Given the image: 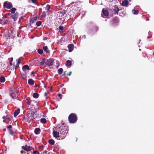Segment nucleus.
Listing matches in <instances>:
<instances>
[{
    "label": "nucleus",
    "mask_w": 154,
    "mask_h": 154,
    "mask_svg": "<svg viewBox=\"0 0 154 154\" xmlns=\"http://www.w3.org/2000/svg\"><path fill=\"white\" fill-rule=\"evenodd\" d=\"M43 61L41 62H40V64L41 65H43L44 64V63H45V61H44L43 60Z\"/></svg>",
    "instance_id": "40"
},
{
    "label": "nucleus",
    "mask_w": 154,
    "mask_h": 154,
    "mask_svg": "<svg viewBox=\"0 0 154 154\" xmlns=\"http://www.w3.org/2000/svg\"><path fill=\"white\" fill-rule=\"evenodd\" d=\"M68 48L69 49V52H71L73 50V45L72 44L69 45L68 46Z\"/></svg>",
    "instance_id": "16"
},
{
    "label": "nucleus",
    "mask_w": 154,
    "mask_h": 154,
    "mask_svg": "<svg viewBox=\"0 0 154 154\" xmlns=\"http://www.w3.org/2000/svg\"><path fill=\"white\" fill-rule=\"evenodd\" d=\"M42 24V22L40 21H37L36 23V25L37 26H39Z\"/></svg>",
    "instance_id": "35"
},
{
    "label": "nucleus",
    "mask_w": 154,
    "mask_h": 154,
    "mask_svg": "<svg viewBox=\"0 0 154 154\" xmlns=\"http://www.w3.org/2000/svg\"><path fill=\"white\" fill-rule=\"evenodd\" d=\"M69 120L70 123H74L77 120V116L74 114H70L69 116Z\"/></svg>",
    "instance_id": "3"
},
{
    "label": "nucleus",
    "mask_w": 154,
    "mask_h": 154,
    "mask_svg": "<svg viewBox=\"0 0 154 154\" xmlns=\"http://www.w3.org/2000/svg\"><path fill=\"white\" fill-rule=\"evenodd\" d=\"M83 36H84V37H85V35H84Z\"/></svg>",
    "instance_id": "58"
},
{
    "label": "nucleus",
    "mask_w": 154,
    "mask_h": 154,
    "mask_svg": "<svg viewBox=\"0 0 154 154\" xmlns=\"http://www.w3.org/2000/svg\"><path fill=\"white\" fill-rule=\"evenodd\" d=\"M49 143L51 145H54V141L52 139H50L48 140Z\"/></svg>",
    "instance_id": "27"
},
{
    "label": "nucleus",
    "mask_w": 154,
    "mask_h": 154,
    "mask_svg": "<svg viewBox=\"0 0 154 154\" xmlns=\"http://www.w3.org/2000/svg\"><path fill=\"white\" fill-rule=\"evenodd\" d=\"M5 116H4L2 118L3 119H4V120H5Z\"/></svg>",
    "instance_id": "55"
},
{
    "label": "nucleus",
    "mask_w": 154,
    "mask_h": 154,
    "mask_svg": "<svg viewBox=\"0 0 154 154\" xmlns=\"http://www.w3.org/2000/svg\"><path fill=\"white\" fill-rule=\"evenodd\" d=\"M70 5L72 6V10L76 12L79 11L81 9L80 5L78 2H72Z\"/></svg>",
    "instance_id": "2"
},
{
    "label": "nucleus",
    "mask_w": 154,
    "mask_h": 154,
    "mask_svg": "<svg viewBox=\"0 0 154 154\" xmlns=\"http://www.w3.org/2000/svg\"><path fill=\"white\" fill-rule=\"evenodd\" d=\"M19 15V14L18 13L16 12L13 15H12L11 16V17L13 19L14 21H16L17 20Z\"/></svg>",
    "instance_id": "13"
},
{
    "label": "nucleus",
    "mask_w": 154,
    "mask_h": 154,
    "mask_svg": "<svg viewBox=\"0 0 154 154\" xmlns=\"http://www.w3.org/2000/svg\"><path fill=\"white\" fill-rule=\"evenodd\" d=\"M33 151V153L34 154H39V152L37 150Z\"/></svg>",
    "instance_id": "38"
},
{
    "label": "nucleus",
    "mask_w": 154,
    "mask_h": 154,
    "mask_svg": "<svg viewBox=\"0 0 154 154\" xmlns=\"http://www.w3.org/2000/svg\"><path fill=\"white\" fill-rule=\"evenodd\" d=\"M132 11L134 14H137L138 13V11L137 10H135L133 9L132 10Z\"/></svg>",
    "instance_id": "32"
},
{
    "label": "nucleus",
    "mask_w": 154,
    "mask_h": 154,
    "mask_svg": "<svg viewBox=\"0 0 154 154\" xmlns=\"http://www.w3.org/2000/svg\"><path fill=\"white\" fill-rule=\"evenodd\" d=\"M13 60V58L12 57H11V60H10V61L12 62Z\"/></svg>",
    "instance_id": "49"
},
{
    "label": "nucleus",
    "mask_w": 154,
    "mask_h": 154,
    "mask_svg": "<svg viewBox=\"0 0 154 154\" xmlns=\"http://www.w3.org/2000/svg\"><path fill=\"white\" fill-rule=\"evenodd\" d=\"M22 148L27 151H31L32 150H33V148L30 146H28L26 145L25 146H22Z\"/></svg>",
    "instance_id": "7"
},
{
    "label": "nucleus",
    "mask_w": 154,
    "mask_h": 154,
    "mask_svg": "<svg viewBox=\"0 0 154 154\" xmlns=\"http://www.w3.org/2000/svg\"><path fill=\"white\" fill-rule=\"evenodd\" d=\"M16 61L17 62V63L16 65V67H18L19 65L21 63L20 60V59H17Z\"/></svg>",
    "instance_id": "24"
},
{
    "label": "nucleus",
    "mask_w": 154,
    "mask_h": 154,
    "mask_svg": "<svg viewBox=\"0 0 154 154\" xmlns=\"http://www.w3.org/2000/svg\"><path fill=\"white\" fill-rule=\"evenodd\" d=\"M23 71L26 73H27L29 72L30 69L27 65H24L22 68Z\"/></svg>",
    "instance_id": "10"
},
{
    "label": "nucleus",
    "mask_w": 154,
    "mask_h": 154,
    "mask_svg": "<svg viewBox=\"0 0 154 154\" xmlns=\"http://www.w3.org/2000/svg\"><path fill=\"white\" fill-rule=\"evenodd\" d=\"M40 129L39 128H37L35 129L34 131V132L35 134H38L40 133Z\"/></svg>",
    "instance_id": "18"
},
{
    "label": "nucleus",
    "mask_w": 154,
    "mask_h": 154,
    "mask_svg": "<svg viewBox=\"0 0 154 154\" xmlns=\"http://www.w3.org/2000/svg\"><path fill=\"white\" fill-rule=\"evenodd\" d=\"M50 8V6L49 5H47L45 7V10L48 11L49 10Z\"/></svg>",
    "instance_id": "30"
},
{
    "label": "nucleus",
    "mask_w": 154,
    "mask_h": 154,
    "mask_svg": "<svg viewBox=\"0 0 154 154\" xmlns=\"http://www.w3.org/2000/svg\"><path fill=\"white\" fill-rule=\"evenodd\" d=\"M31 74L32 75H33V76H34V72H32L31 73Z\"/></svg>",
    "instance_id": "51"
},
{
    "label": "nucleus",
    "mask_w": 154,
    "mask_h": 154,
    "mask_svg": "<svg viewBox=\"0 0 154 154\" xmlns=\"http://www.w3.org/2000/svg\"><path fill=\"white\" fill-rule=\"evenodd\" d=\"M68 132L66 126H57L53 129V133L55 137L59 138L58 139L63 140L65 137Z\"/></svg>",
    "instance_id": "1"
},
{
    "label": "nucleus",
    "mask_w": 154,
    "mask_h": 154,
    "mask_svg": "<svg viewBox=\"0 0 154 154\" xmlns=\"http://www.w3.org/2000/svg\"><path fill=\"white\" fill-rule=\"evenodd\" d=\"M58 28L59 30L61 31H63V30L64 28L63 26H59Z\"/></svg>",
    "instance_id": "37"
},
{
    "label": "nucleus",
    "mask_w": 154,
    "mask_h": 154,
    "mask_svg": "<svg viewBox=\"0 0 154 154\" xmlns=\"http://www.w3.org/2000/svg\"><path fill=\"white\" fill-rule=\"evenodd\" d=\"M8 21V20H5L3 18L0 19V24L2 25H5L7 23Z\"/></svg>",
    "instance_id": "14"
},
{
    "label": "nucleus",
    "mask_w": 154,
    "mask_h": 154,
    "mask_svg": "<svg viewBox=\"0 0 154 154\" xmlns=\"http://www.w3.org/2000/svg\"><path fill=\"white\" fill-rule=\"evenodd\" d=\"M9 120V118H7L5 119V120H3V122H5L6 124H8L9 123L8 121Z\"/></svg>",
    "instance_id": "36"
},
{
    "label": "nucleus",
    "mask_w": 154,
    "mask_h": 154,
    "mask_svg": "<svg viewBox=\"0 0 154 154\" xmlns=\"http://www.w3.org/2000/svg\"><path fill=\"white\" fill-rule=\"evenodd\" d=\"M119 11V9L116 5L114 6L112 8V11L114 12V14H118V12Z\"/></svg>",
    "instance_id": "11"
},
{
    "label": "nucleus",
    "mask_w": 154,
    "mask_h": 154,
    "mask_svg": "<svg viewBox=\"0 0 154 154\" xmlns=\"http://www.w3.org/2000/svg\"><path fill=\"white\" fill-rule=\"evenodd\" d=\"M71 73L72 72H69L68 74H67V75L70 76V75H71Z\"/></svg>",
    "instance_id": "47"
},
{
    "label": "nucleus",
    "mask_w": 154,
    "mask_h": 154,
    "mask_svg": "<svg viewBox=\"0 0 154 154\" xmlns=\"http://www.w3.org/2000/svg\"><path fill=\"white\" fill-rule=\"evenodd\" d=\"M46 122V120L45 118H43L40 119V122L43 124L45 123Z\"/></svg>",
    "instance_id": "25"
},
{
    "label": "nucleus",
    "mask_w": 154,
    "mask_h": 154,
    "mask_svg": "<svg viewBox=\"0 0 154 154\" xmlns=\"http://www.w3.org/2000/svg\"><path fill=\"white\" fill-rule=\"evenodd\" d=\"M83 36H84V37H85V35H84Z\"/></svg>",
    "instance_id": "59"
},
{
    "label": "nucleus",
    "mask_w": 154,
    "mask_h": 154,
    "mask_svg": "<svg viewBox=\"0 0 154 154\" xmlns=\"http://www.w3.org/2000/svg\"><path fill=\"white\" fill-rule=\"evenodd\" d=\"M32 19L34 20V21H35L37 19V17H33Z\"/></svg>",
    "instance_id": "45"
},
{
    "label": "nucleus",
    "mask_w": 154,
    "mask_h": 154,
    "mask_svg": "<svg viewBox=\"0 0 154 154\" xmlns=\"http://www.w3.org/2000/svg\"><path fill=\"white\" fill-rule=\"evenodd\" d=\"M108 12L107 10L104 9L103 10L101 14L102 16L103 17H107L108 16Z\"/></svg>",
    "instance_id": "12"
},
{
    "label": "nucleus",
    "mask_w": 154,
    "mask_h": 154,
    "mask_svg": "<svg viewBox=\"0 0 154 154\" xmlns=\"http://www.w3.org/2000/svg\"><path fill=\"white\" fill-rule=\"evenodd\" d=\"M128 3V1L127 0H125L122 2L121 5L123 6H125L127 5Z\"/></svg>",
    "instance_id": "19"
},
{
    "label": "nucleus",
    "mask_w": 154,
    "mask_h": 154,
    "mask_svg": "<svg viewBox=\"0 0 154 154\" xmlns=\"http://www.w3.org/2000/svg\"><path fill=\"white\" fill-rule=\"evenodd\" d=\"M58 96L59 97H60V99H62V95L61 94H58Z\"/></svg>",
    "instance_id": "42"
},
{
    "label": "nucleus",
    "mask_w": 154,
    "mask_h": 154,
    "mask_svg": "<svg viewBox=\"0 0 154 154\" xmlns=\"http://www.w3.org/2000/svg\"><path fill=\"white\" fill-rule=\"evenodd\" d=\"M7 15L6 14H5V18H7Z\"/></svg>",
    "instance_id": "56"
},
{
    "label": "nucleus",
    "mask_w": 154,
    "mask_h": 154,
    "mask_svg": "<svg viewBox=\"0 0 154 154\" xmlns=\"http://www.w3.org/2000/svg\"><path fill=\"white\" fill-rule=\"evenodd\" d=\"M27 154H28V153H27Z\"/></svg>",
    "instance_id": "62"
},
{
    "label": "nucleus",
    "mask_w": 154,
    "mask_h": 154,
    "mask_svg": "<svg viewBox=\"0 0 154 154\" xmlns=\"http://www.w3.org/2000/svg\"><path fill=\"white\" fill-rule=\"evenodd\" d=\"M46 16V13L45 11H43L42 14V17L45 18Z\"/></svg>",
    "instance_id": "34"
},
{
    "label": "nucleus",
    "mask_w": 154,
    "mask_h": 154,
    "mask_svg": "<svg viewBox=\"0 0 154 154\" xmlns=\"http://www.w3.org/2000/svg\"><path fill=\"white\" fill-rule=\"evenodd\" d=\"M43 49L44 51H45L46 53H49L50 52L49 50L48 49L47 46H45L43 47Z\"/></svg>",
    "instance_id": "20"
},
{
    "label": "nucleus",
    "mask_w": 154,
    "mask_h": 154,
    "mask_svg": "<svg viewBox=\"0 0 154 154\" xmlns=\"http://www.w3.org/2000/svg\"><path fill=\"white\" fill-rule=\"evenodd\" d=\"M54 60L53 59H48L46 62V64L48 66H51L54 64Z\"/></svg>",
    "instance_id": "8"
},
{
    "label": "nucleus",
    "mask_w": 154,
    "mask_h": 154,
    "mask_svg": "<svg viewBox=\"0 0 154 154\" xmlns=\"http://www.w3.org/2000/svg\"><path fill=\"white\" fill-rule=\"evenodd\" d=\"M31 101L29 97H27L26 99V103L29 105L31 104Z\"/></svg>",
    "instance_id": "22"
},
{
    "label": "nucleus",
    "mask_w": 154,
    "mask_h": 154,
    "mask_svg": "<svg viewBox=\"0 0 154 154\" xmlns=\"http://www.w3.org/2000/svg\"><path fill=\"white\" fill-rule=\"evenodd\" d=\"M34 20H33L32 19H31L30 21V22L31 23H34Z\"/></svg>",
    "instance_id": "43"
},
{
    "label": "nucleus",
    "mask_w": 154,
    "mask_h": 154,
    "mask_svg": "<svg viewBox=\"0 0 154 154\" xmlns=\"http://www.w3.org/2000/svg\"><path fill=\"white\" fill-rule=\"evenodd\" d=\"M153 55H154V52L153 53Z\"/></svg>",
    "instance_id": "60"
},
{
    "label": "nucleus",
    "mask_w": 154,
    "mask_h": 154,
    "mask_svg": "<svg viewBox=\"0 0 154 154\" xmlns=\"http://www.w3.org/2000/svg\"><path fill=\"white\" fill-rule=\"evenodd\" d=\"M66 72H64V75H66Z\"/></svg>",
    "instance_id": "57"
},
{
    "label": "nucleus",
    "mask_w": 154,
    "mask_h": 154,
    "mask_svg": "<svg viewBox=\"0 0 154 154\" xmlns=\"http://www.w3.org/2000/svg\"><path fill=\"white\" fill-rule=\"evenodd\" d=\"M4 7L7 9H9L12 7V5L11 2H5L4 3Z\"/></svg>",
    "instance_id": "5"
},
{
    "label": "nucleus",
    "mask_w": 154,
    "mask_h": 154,
    "mask_svg": "<svg viewBox=\"0 0 154 154\" xmlns=\"http://www.w3.org/2000/svg\"><path fill=\"white\" fill-rule=\"evenodd\" d=\"M12 128V126L11 125H9L7 127L8 129H9L11 128Z\"/></svg>",
    "instance_id": "44"
},
{
    "label": "nucleus",
    "mask_w": 154,
    "mask_h": 154,
    "mask_svg": "<svg viewBox=\"0 0 154 154\" xmlns=\"http://www.w3.org/2000/svg\"><path fill=\"white\" fill-rule=\"evenodd\" d=\"M9 133L12 135H13L14 134V132L11 129H9Z\"/></svg>",
    "instance_id": "39"
},
{
    "label": "nucleus",
    "mask_w": 154,
    "mask_h": 154,
    "mask_svg": "<svg viewBox=\"0 0 154 154\" xmlns=\"http://www.w3.org/2000/svg\"><path fill=\"white\" fill-rule=\"evenodd\" d=\"M10 64L11 66H12L13 65L12 62L10 61Z\"/></svg>",
    "instance_id": "50"
},
{
    "label": "nucleus",
    "mask_w": 154,
    "mask_h": 154,
    "mask_svg": "<svg viewBox=\"0 0 154 154\" xmlns=\"http://www.w3.org/2000/svg\"><path fill=\"white\" fill-rule=\"evenodd\" d=\"M71 63L72 62L70 60H67L66 61V65L67 66H71Z\"/></svg>",
    "instance_id": "23"
},
{
    "label": "nucleus",
    "mask_w": 154,
    "mask_h": 154,
    "mask_svg": "<svg viewBox=\"0 0 154 154\" xmlns=\"http://www.w3.org/2000/svg\"><path fill=\"white\" fill-rule=\"evenodd\" d=\"M40 148H41V149H43V146H40Z\"/></svg>",
    "instance_id": "52"
},
{
    "label": "nucleus",
    "mask_w": 154,
    "mask_h": 154,
    "mask_svg": "<svg viewBox=\"0 0 154 154\" xmlns=\"http://www.w3.org/2000/svg\"><path fill=\"white\" fill-rule=\"evenodd\" d=\"M28 82L29 85H34V81L32 79H29L28 80Z\"/></svg>",
    "instance_id": "17"
},
{
    "label": "nucleus",
    "mask_w": 154,
    "mask_h": 154,
    "mask_svg": "<svg viewBox=\"0 0 154 154\" xmlns=\"http://www.w3.org/2000/svg\"><path fill=\"white\" fill-rule=\"evenodd\" d=\"M51 154H54L51 153Z\"/></svg>",
    "instance_id": "61"
},
{
    "label": "nucleus",
    "mask_w": 154,
    "mask_h": 154,
    "mask_svg": "<svg viewBox=\"0 0 154 154\" xmlns=\"http://www.w3.org/2000/svg\"><path fill=\"white\" fill-rule=\"evenodd\" d=\"M38 52L39 54H42L43 51L42 49H39L38 50Z\"/></svg>",
    "instance_id": "33"
},
{
    "label": "nucleus",
    "mask_w": 154,
    "mask_h": 154,
    "mask_svg": "<svg viewBox=\"0 0 154 154\" xmlns=\"http://www.w3.org/2000/svg\"><path fill=\"white\" fill-rule=\"evenodd\" d=\"M5 78L4 77L1 76L0 78V82H1L3 83L5 82Z\"/></svg>",
    "instance_id": "28"
},
{
    "label": "nucleus",
    "mask_w": 154,
    "mask_h": 154,
    "mask_svg": "<svg viewBox=\"0 0 154 154\" xmlns=\"http://www.w3.org/2000/svg\"><path fill=\"white\" fill-rule=\"evenodd\" d=\"M27 73H23L22 74V78L24 79H26V78L27 77Z\"/></svg>",
    "instance_id": "26"
},
{
    "label": "nucleus",
    "mask_w": 154,
    "mask_h": 154,
    "mask_svg": "<svg viewBox=\"0 0 154 154\" xmlns=\"http://www.w3.org/2000/svg\"><path fill=\"white\" fill-rule=\"evenodd\" d=\"M6 128H4V129H3V131H6Z\"/></svg>",
    "instance_id": "54"
},
{
    "label": "nucleus",
    "mask_w": 154,
    "mask_h": 154,
    "mask_svg": "<svg viewBox=\"0 0 154 154\" xmlns=\"http://www.w3.org/2000/svg\"><path fill=\"white\" fill-rule=\"evenodd\" d=\"M16 10V8H13L11 10V12L12 14L14 13Z\"/></svg>",
    "instance_id": "31"
},
{
    "label": "nucleus",
    "mask_w": 154,
    "mask_h": 154,
    "mask_svg": "<svg viewBox=\"0 0 154 154\" xmlns=\"http://www.w3.org/2000/svg\"><path fill=\"white\" fill-rule=\"evenodd\" d=\"M36 0H31V2L35 4L36 3Z\"/></svg>",
    "instance_id": "41"
},
{
    "label": "nucleus",
    "mask_w": 154,
    "mask_h": 154,
    "mask_svg": "<svg viewBox=\"0 0 154 154\" xmlns=\"http://www.w3.org/2000/svg\"><path fill=\"white\" fill-rule=\"evenodd\" d=\"M63 72V69L62 68H60L58 70V73L60 75Z\"/></svg>",
    "instance_id": "29"
},
{
    "label": "nucleus",
    "mask_w": 154,
    "mask_h": 154,
    "mask_svg": "<svg viewBox=\"0 0 154 154\" xmlns=\"http://www.w3.org/2000/svg\"><path fill=\"white\" fill-rule=\"evenodd\" d=\"M32 96L34 98H37L38 97L39 94L38 93H34L33 94Z\"/></svg>",
    "instance_id": "21"
},
{
    "label": "nucleus",
    "mask_w": 154,
    "mask_h": 154,
    "mask_svg": "<svg viewBox=\"0 0 154 154\" xmlns=\"http://www.w3.org/2000/svg\"><path fill=\"white\" fill-rule=\"evenodd\" d=\"M65 14L64 11H59L57 12V17H60V18H62V17Z\"/></svg>",
    "instance_id": "9"
},
{
    "label": "nucleus",
    "mask_w": 154,
    "mask_h": 154,
    "mask_svg": "<svg viewBox=\"0 0 154 154\" xmlns=\"http://www.w3.org/2000/svg\"><path fill=\"white\" fill-rule=\"evenodd\" d=\"M20 112V109L19 108L15 110L14 112V117L17 116Z\"/></svg>",
    "instance_id": "15"
},
{
    "label": "nucleus",
    "mask_w": 154,
    "mask_h": 154,
    "mask_svg": "<svg viewBox=\"0 0 154 154\" xmlns=\"http://www.w3.org/2000/svg\"><path fill=\"white\" fill-rule=\"evenodd\" d=\"M10 96L14 99L16 98L17 97V92L15 91H10Z\"/></svg>",
    "instance_id": "6"
},
{
    "label": "nucleus",
    "mask_w": 154,
    "mask_h": 154,
    "mask_svg": "<svg viewBox=\"0 0 154 154\" xmlns=\"http://www.w3.org/2000/svg\"><path fill=\"white\" fill-rule=\"evenodd\" d=\"M21 153L22 154H23L24 153V154H25V152L23 151V150H22L21 151Z\"/></svg>",
    "instance_id": "46"
},
{
    "label": "nucleus",
    "mask_w": 154,
    "mask_h": 154,
    "mask_svg": "<svg viewBox=\"0 0 154 154\" xmlns=\"http://www.w3.org/2000/svg\"><path fill=\"white\" fill-rule=\"evenodd\" d=\"M44 95L45 96H47V93H45L44 94Z\"/></svg>",
    "instance_id": "53"
},
{
    "label": "nucleus",
    "mask_w": 154,
    "mask_h": 154,
    "mask_svg": "<svg viewBox=\"0 0 154 154\" xmlns=\"http://www.w3.org/2000/svg\"><path fill=\"white\" fill-rule=\"evenodd\" d=\"M6 14L7 15V16H9L11 15V14L10 13H8Z\"/></svg>",
    "instance_id": "48"
},
{
    "label": "nucleus",
    "mask_w": 154,
    "mask_h": 154,
    "mask_svg": "<svg viewBox=\"0 0 154 154\" xmlns=\"http://www.w3.org/2000/svg\"><path fill=\"white\" fill-rule=\"evenodd\" d=\"M35 117L34 112L32 111L29 112L27 115L28 119L30 120H33L35 118Z\"/></svg>",
    "instance_id": "4"
}]
</instances>
